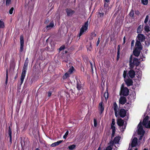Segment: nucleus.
Wrapping results in <instances>:
<instances>
[{
    "label": "nucleus",
    "mask_w": 150,
    "mask_h": 150,
    "mask_svg": "<svg viewBox=\"0 0 150 150\" xmlns=\"http://www.w3.org/2000/svg\"><path fill=\"white\" fill-rule=\"evenodd\" d=\"M129 66L131 68H133L134 66H138L139 64V62L138 59L134 58H133L131 55L130 58Z\"/></svg>",
    "instance_id": "1"
},
{
    "label": "nucleus",
    "mask_w": 150,
    "mask_h": 150,
    "mask_svg": "<svg viewBox=\"0 0 150 150\" xmlns=\"http://www.w3.org/2000/svg\"><path fill=\"white\" fill-rule=\"evenodd\" d=\"M138 133L139 134L141 135V136L139 138V141H140L142 138V137L145 133V131L143 130L141 124L140 122L138 125Z\"/></svg>",
    "instance_id": "2"
},
{
    "label": "nucleus",
    "mask_w": 150,
    "mask_h": 150,
    "mask_svg": "<svg viewBox=\"0 0 150 150\" xmlns=\"http://www.w3.org/2000/svg\"><path fill=\"white\" fill-rule=\"evenodd\" d=\"M88 21H87L85 23L84 25H83L80 29L79 37H80L83 33L84 32L86 31L88 29Z\"/></svg>",
    "instance_id": "3"
},
{
    "label": "nucleus",
    "mask_w": 150,
    "mask_h": 150,
    "mask_svg": "<svg viewBox=\"0 0 150 150\" xmlns=\"http://www.w3.org/2000/svg\"><path fill=\"white\" fill-rule=\"evenodd\" d=\"M143 125L146 128H150V120H149V117L146 116L143 121Z\"/></svg>",
    "instance_id": "4"
},
{
    "label": "nucleus",
    "mask_w": 150,
    "mask_h": 150,
    "mask_svg": "<svg viewBox=\"0 0 150 150\" xmlns=\"http://www.w3.org/2000/svg\"><path fill=\"white\" fill-rule=\"evenodd\" d=\"M27 70V69L25 68H23L22 72L20 78V82L21 85L23 83L24 79L25 76V74Z\"/></svg>",
    "instance_id": "5"
},
{
    "label": "nucleus",
    "mask_w": 150,
    "mask_h": 150,
    "mask_svg": "<svg viewBox=\"0 0 150 150\" xmlns=\"http://www.w3.org/2000/svg\"><path fill=\"white\" fill-rule=\"evenodd\" d=\"M120 139V137L119 136L116 137L114 139L113 141H111L110 143V145L112 146L114 144H117V146H119V142Z\"/></svg>",
    "instance_id": "6"
},
{
    "label": "nucleus",
    "mask_w": 150,
    "mask_h": 150,
    "mask_svg": "<svg viewBox=\"0 0 150 150\" xmlns=\"http://www.w3.org/2000/svg\"><path fill=\"white\" fill-rule=\"evenodd\" d=\"M20 51L22 52L23 51V46L24 41L23 40V37L22 36H21L20 38Z\"/></svg>",
    "instance_id": "7"
},
{
    "label": "nucleus",
    "mask_w": 150,
    "mask_h": 150,
    "mask_svg": "<svg viewBox=\"0 0 150 150\" xmlns=\"http://www.w3.org/2000/svg\"><path fill=\"white\" fill-rule=\"evenodd\" d=\"M134 49L138 50H142L141 43L140 41H136L135 43Z\"/></svg>",
    "instance_id": "8"
},
{
    "label": "nucleus",
    "mask_w": 150,
    "mask_h": 150,
    "mask_svg": "<svg viewBox=\"0 0 150 150\" xmlns=\"http://www.w3.org/2000/svg\"><path fill=\"white\" fill-rule=\"evenodd\" d=\"M129 90L128 88L123 86L121 87L120 94H129Z\"/></svg>",
    "instance_id": "9"
},
{
    "label": "nucleus",
    "mask_w": 150,
    "mask_h": 150,
    "mask_svg": "<svg viewBox=\"0 0 150 150\" xmlns=\"http://www.w3.org/2000/svg\"><path fill=\"white\" fill-rule=\"evenodd\" d=\"M117 123L119 126H122L123 129H125L126 127L125 126H123L124 121L122 119H120L118 120L117 121Z\"/></svg>",
    "instance_id": "10"
},
{
    "label": "nucleus",
    "mask_w": 150,
    "mask_h": 150,
    "mask_svg": "<svg viewBox=\"0 0 150 150\" xmlns=\"http://www.w3.org/2000/svg\"><path fill=\"white\" fill-rule=\"evenodd\" d=\"M126 112L124 109H121L120 111L119 114L121 117H123L126 115Z\"/></svg>",
    "instance_id": "11"
},
{
    "label": "nucleus",
    "mask_w": 150,
    "mask_h": 150,
    "mask_svg": "<svg viewBox=\"0 0 150 150\" xmlns=\"http://www.w3.org/2000/svg\"><path fill=\"white\" fill-rule=\"evenodd\" d=\"M137 38L138 39L137 41L142 42L145 39V37L144 35L142 34H139L137 36Z\"/></svg>",
    "instance_id": "12"
},
{
    "label": "nucleus",
    "mask_w": 150,
    "mask_h": 150,
    "mask_svg": "<svg viewBox=\"0 0 150 150\" xmlns=\"http://www.w3.org/2000/svg\"><path fill=\"white\" fill-rule=\"evenodd\" d=\"M138 141V139L136 137H134L132 140L131 143L132 147L136 146L137 145Z\"/></svg>",
    "instance_id": "13"
},
{
    "label": "nucleus",
    "mask_w": 150,
    "mask_h": 150,
    "mask_svg": "<svg viewBox=\"0 0 150 150\" xmlns=\"http://www.w3.org/2000/svg\"><path fill=\"white\" fill-rule=\"evenodd\" d=\"M66 12L67 15L69 16H72L74 13V11L73 10L70 9H66Z\"/></svg>",
    "instance_id": "14"
},
{
    "label": "nucleus",
    "mask_w": 150,
    "mask_h": 150,
    "mask_svg": "<svg viewBox=\"0 0 150 150\" xmlns=\"http://www.w3.org/2000/svg\"><path fill=\"white\" fill-rule=\"evenodd\" d=\"M125 81L127 85L128 86H129L132 85L133 82L132 80L130 79H125Z\"/></svg>",
    "instance_id": "15"
},
{
    "label": "nucleus",
    "mask_w": 150,
    "mask_h": 150,
    "mask_svg": "<svg viewBox=\"0 0 150 150\" xmlns=\"http://www.w3.org/2000/svg\"><path fill=\"white\" fill-rule=\"evenodd\" d=\"M126 101V98L124 96H121L119 100L120 103L122 104H124Z\"/></svg>",
    "instance_id": "16"
},
{
    "label": "nucleus",
    "mask_w": 150,
    "mask_h": 150,
    "mask_svg": "<svg viewBox=\"0 0 150 150\" xmlns=\"http://www.w3.org/2000/svg\"><path fill=\"white\" fill-rule=\"evenodd\" d=\"M128 74L130 77L132 78L135 75V72L134 70H131L129 71Z\"/></svg>",
    "instance_id": "17"
},
{
    "label": "nucleus",
    "mask_w": 150,
    "mask_h": 150,
    "mask_svg": "<svg viewBox=\"0 0 150 150\" xmlns=\"http://www.w3.org/2000/svg\"><path fill=\"white\" fill-rule=\"evenodd\" d=\"M62 140H59L56 142L53 143L51 145V146L52 147H54L57 146L61 143L62 142Z\"/></svg>",
    "instance_id": "18"
},
{
    "label": "nucleus",
    "mask_w": 150,
    "mask_h": 150,
    "mask_svg": "<svg viewBox=\"0 0 150 150\" xmlns=\"http://www.w3.org/2000/svg\"><path fill=\"white\" fill-rule=\"evenodd\" d=\"M12 131L11 130V127L9 126L8 127V134L10 137V141L11 142L12 141Z\"/></svg>",
    "instance_id": "19"
},
{
    "label": "nucleus",
    "mask_w": 150,
    "mask_h": 150,
    "mask_svg": "<svg viewBox=\"0 0 150 150\" xmlns=\"http://www.w3.org/2000/svg\"><path fill=\"white\" fill-rule=\"evenodd\" d=\"M99 109L101 113H102L104 110V107L103 105L102 102H101L99 104Z\"/></svg>",
    "instance_id": "20"
},
{
    "label": "nucleus",
    "mask_w": 150,
    "mask_h": 150,
    "mask_svg": "<svg viewBox=\"0 0 150 150\" xmlns=\"http://www.w3.org/2000/svg\"><path fill=\"white\" fill-rule=\"evenodd\" d=\"M76 88L79 91L81 90L82 89V86L81 85V83L80 81L78 82L77 81Z\"/></svg>",
    "instance_id": "21"
},
{
    "label": "nucleus",
    "mask_w": 150,
    "mask_h": 150,
    "mask_svg": "<svg viewBox=\"0 0 150 150\" xmlns=\"http://www.w3.org/2000/svg\"><path fill=\"white\" fill-rule=\"evenodd\" d=\"M139 51L138 50L134 49L133 51L134 55L136 57L138 56L140 54Z\"/></svg>",
    "instance_id": "22"
},
{
    "label": "nucleus",
    "mask_w": 150,
    "mask_h": 150,
    "mask_svg": "<svg viewBox=\"0 0 150 150\" xmlns=\"http://www.w3.org/2000/svg\"><path fill=\"white\" fill-rule=\"evenodd\" d=\"M54 26V24L53 22H51L50 24L47 25L46 27L47 29V30L50 29L51 28H53Z\"/></svg>",
    "instance_id": "23"
},
{
    "label": "nucleus",
    "mask_w": 150,
    "mask_h": 150,
    "mask_svg": "<svg viewBox=\"0 0 150 150\" xmlns=\"http://www.w3.org/2000/svg\"><path fill=\"white\" fill-rule=\"evenodd\" d=\"M102 99L106 101L108 97V94H102L101 96Z\"/></svg>",
    "instance_id": "24"
},
{
    "label": "nucleus",
    "mask_w": 150,
    "mask_h": 150,
    "mask_svg": "<svg viewBox=\"0 0 150 150\" xmlns=\"http://www.w3.org/2000/svg\"><path fill=\"white\" fill-rule=\"evenodd\" d=\"M143 29V25H140L138 27L137 30V33H140Z\"/></svg>",
    "instance_id": "25"
},
{
    "label": "nucleus",
    "mask_w": 150,
    "mask_h": 150,
    "mask_svg": "<svg viewBox=\"0 0 150 150\" xmlns=\"http://www.w3.org/2000/svg\"><path fill=\"white\" fill-rule=\"evenodd\" d=\"M76 146L75 144H73L70 145L68 147V148L70 150H73L75 148Z\"/></svg>",
    "instance_id": "26"
},
{
    "label": "nucleus",
    "mask_w": 150,
    "mask_h": 150,
    "mask_svg": "<svg viewBox=\"0 0 150 150\" xmlns=\"http://www.w3.org/2000/svg\"><path fill=\"white\" fill-rule=\"evenodd\" d=\"M114 105V110L115 112L117 111L118 110V106L116 103H114L113 104Z\"/></svg>",
    "instance_id": "27"
},
{
    "label": "nucleus",
    "mask_w": 150,
    "mask_h": 150,
    "mask_svg": "<svg viewBox=\"0 0 150 150\" xmlns=\"http://www.w3.org/2000/svg\"><path fill=\"white\" fill-rule=\"evenodd\" d=\"M140 58L139 59V60L141 61L144 60L145 59V55H143V54H141L140 55Z\"/></svg>",
    "instance_id": "28"
},
{
    "label": "nucleus",
    "mask_w": 150,
    "mask_h": 150,
    "mask_svg": "<svg viewBox=\"0 0 150 150\" xmlns=\"http://www.w3.org/2000/svg\"><path fill=\"white\" fill-rule=\"evenodd\" d=\"M144 29L146 32H147V33L149 32L150 33V30L149 29V28L148 26H146L144 27Z\"/></svg>",
    "instance_id": "29"
},
{
    "label": "nucleus",
    "mask_w": 150,
    "mask_h": 150,
    "mask_svg": "<svg viewBox=\"0 0 150 150\" xmlns=\"http://www.w3.org/2000/svg\"><path fill=\"white\" fill-rule=\"evenodd\" d=\"M115 124V120L114 119L112 120L111 125V128L112 129L113 127H114V128H115V127L114 125Z\"/></svg>",
    "instance_id": "30"
},
{
    "label": "nucleus",
    "mask_w": 150,
    "mask_h": 150,
    "mask_svg": "<svg viewBox=\"0 0 150 150\" xmlns=\"http://www.w3.org/2000/svg\"><path fill=\"white\" fill-rule=\"evenodd\" d=\"M74 69V68L73 67H72L69 69L68 72L69 73V74H71L73 72Z\"/></svg>",
    "instance_id": "31"
},
{
    "label": "nucleus",
    "mask_w": 150,
    "mask_h": 150,
    "mask_svg": "<svg viewBox=\"0 0 150 150\" xmlns=\"http://www.w3.org/2000/svg\"><path fill=\"white\" fill-rule=\"evenodd\" d=\"M70 74H69V73L67 72L66 73L64 76H63V79H65L69 77V75Z\"/></svg>",
    "instance_id": "32"
},
{
    "label": "nucleus",
    "mask_w": 150,
    "mask_h": 150,
    "mask_svg": "<svg viewBox=\"0 0 150 150\" xmlns=\"http://www.w3.org/2000/svg\"><path fill=\"white\" fill-rule=\"evenodd\" d=\"M28 58H27L24 64L23 68H27V67L28 66Z\"/></svg>",
    "instance_id": "33"
},
{
    "label": "nucleus",
    "mask_w": 150,
    "mask_h": 150,
    "mask_svg": "<svg viewBox=\"0 0 150 150\" xmlns=\"http://www.w3.org/2000/svg\"><path fill=\"white\" fill-rule=\"evenodd\" d=\"M4 23L0 20V28H4Z\"/></svg>",
    "instance_id": "34"
},
{
    "label": "nucleus",
    "mask_w": 150,
    "mask_h": 150,
    "mask_svg": "<svg viewBox=\"0 0 150 150\" xmlns=\"http://www.w3.org/2000/svg\"><path fill=\"white\" fill-rule=\"evenodd\" d=\"M142 3L144 5H146L148 3V0H141Z\"/></svg>",
    "instance_id": "35"
},
{
    "label": "nucleus",
    "mask_w": 150,
    "mask_h": 150,
    "mask_svg": "<svg viewBox=\"0 0 150 150\" xmlns=\"http://www.w3.org/2000/svg\"><path fill=\"white\" fill-rule=\"evenodd\" d=\"M112 129V137H114L115 133V128H114V127H113Z\"/></svg>",
    "instance_id": "36"
},
{
    "label": "nucleus",
    "mask_w": 150,
    "mask_h": 150,
    "mask_svg": "<svg viewBox=\"0 0 150 150\" xmlns=\"http://www.w3.org/2000/svg\"><path fill=\"white\" fill-rule=\"evenodd\" d=\"M68 134H69V132L68 131H67L65 133L64 135V136L63 137V138L64 139H65L67 138V135Z\"/></svg>",
    "instance_id": "37"
},
{
    "label": "nucleus",
    "mask_w": 150,
    "mask_h": 150,
    "mask_svg": "<svg viewBox=\"0 0 150 150\" xmlns=\"http://www.w3.org/2000/svg\"><path fill=\"white\" fill-rule=\"evenodd\" d=\"M94 125L95 127H96L97 126V120L95 118L94 119Z\"/></svg>",
    "instance_id": "38"
},
{
    "label": "nucleus",
    "mask_w": 150,
    "mask_h": 150,
    "mask_svg": "<svg viewBox=\"0 0 150 150\" xmlns=\"http://www.w3.org/2000/svg\"><path fill=\"white\" fill-rule=\"evenodd\" d=\"M11 3V0H6V4L7 5H8Z\"/></svg>",
    "instance_id": "39"
},
{
    "label": "nucleus",
    "mask_w": 150,
    "mask_h": 150,
    "mask_svg": "<svg viewBox=\"0 0 150 150\" xmlns=\"http://www.w3.org/2000/svg\"><path fill=\"white\" fill-rule=\"evenodd\" d=\"M134 40H132L131 43V48H134Z\"/></svg>",
    "instance_id": "40"
},
{
    "label": "nucleus",
    "mask_w": 150,
    "mask_h": 150,
    "mask_svg": "<svg viewBox=\"0 0 150 150\" xmlns=\"http://www.w3.org/2000/svg\"><path fill=\"white\" fill-rule=\"evenodd\" d=\"M137 73L138 74V76H139L140 77L142 76V71L139 70L137 71Z\"/></svg>",
    "instance_id": "41"
},
{
    "label": "nucleus",
    "mask_w": 150,
    "mask_h": 150,
    "mask_svg": "<svg viewBox=\"0 0 150 150\" xmlns=\"http://www.w3.org/2000/svg\"><path fill=\"white\" fill-rule=\"evenodd\" d=\"M130 16L131 17H133L134 16V13L133 11H131L129 13Z\"/></svg>",
    "instance_id": "42"
},
{
    "label": "nucleus",
    "mask_w": 150,
    "mask_h": 150,
    "mask_svg": "<svg viewBox=\"0 0 150 150\" xmlns=\"http://www.w3.org/2000/svg\"><path fill=\"white\" fill-rule=\"evenodd\" d=\"M111 146H112L110 145V146H108L105 150H112V148Z\"/></svg>",
    "instance_id": "43"
},
{
    "label": "nucleus",
    "mask_w": 150,
    "mask_h": 150,
    "mask_svg": "<svg viewBox=\"0 0 150 150\" xmlns=\"http://www.w3.org/2000/svg\"><path fill=\"white\" fill-rule=\"evenodd\" d=\"M14 8L13 7H12L9 11V13L10 14H12Z\"/></svg>",
    "instance_id": "44"
},
{
    "label": "nucleus",
    "mask_w": 150,
    "mask_h": 150,
    "mask_svg": "<svg viewBox=\"0 0 150 150\" xmlns=\"http://www.w3.org/2000/svg\"><path fill=\"white\" fill-rule=\"evenodd\" d=\"M127 74V71H124L123 74V76L124 78H125Z\"/></svg>",
    "instance_id": "45"
},
{
    "label": "nucleus",
    "mask_w": 150,
    "mask_h": 150,
    "mask_svg": "<svg viewBox=\"0 0 150 150\" xmlns=\"http://www.w3.org/2000/svg\"><path fill=\"white\" fill-rule=\"evenodd\" d=\"M148 16H147L146 17V18L145 19V21H144V23H146L148 21Z\"/></svg>",
    "instance_id": "46"
},
{
    "label": "nucleus",
    "mask_w": 150,
    "mask_h": 150,
    "mask_svg": "<svg viewBox=\"0 0 150 150\" xmlns=\"http://www.w3.org/2000/svg\"><path fill=\"white\" fill-rule=\"evenodd\" d=\"M64 46H61L59 48V51H61L62 50H63V49H64Z\"/></svg>",
    "instance_id": "47"
},
{
    "label": "nucleus",
    "mask_w": 150,
    "mask_h": 150,
    "mask_svg": "<svg viewBox=\"0 0 150 150\" xmlns=\"http://www.w3.org/2000/svg\"><path fill=\"white\" fill-rule=\"evenodd\" d=\"M117 55H120V48L119 47L117 49Z\"/></svg>",
    "instance_id": "48"
},
{
    "label": "nucleus",
    "mask_w": 150,
    "mask_h": 150,
    "mask_svg": "<svg viewBox=\"0 0 150 150\" xmlns=\"http://www.w3.org/2000/svg\"><path fill=\"white\" fill-rule=\"evenodd\" d=\"M6 77L7 78H8V70H6Z\"/></svg>",
    "instance_id": "49"
},
{
    "label": "nucleus",
    "mask_w": 150,
    "mask_h": 150,
    "mask_svg": "<svg viewBox=\"0 0 150 150\" xmlns=\"http://www.w3.org/2000/svg\"><path fill=\"white\" fill-rule=\"evenodd\" d=\"M148 33V34H147V36L149 38V40H150V33L149 32Z\"/></svg>",
    "instance_id": "50"
},
{
    "label": "nucleus",
    "mask_w": 150,
    "mask_h": 150,
    "mask_svg": "<svg viewBox=\"0 0 150 150\" xmlns=\"http://www.w3.org/2000/svg\"><path fill=\"white\" fill-rule=\"evenodd\" d=\"M100 42V38H99L98 39V41L97 42V46H98V44H99V43Z\"/></svg>",
    "instance_id": "51"
},
{
    "label": "nucleus",
    "mask_w": 150,
    "mask_h": 150,
    "mask_svg": "<svg viewBox=\"0 0 150 150\" xmlns=\"http://www.w3.org/2000/svg\"><path fill=\"white\" fill-rule=\"evenodd\" d=\"M115 116L116 117H117L118 116V115L117 113V112L115 111Z\"/></svg>",
    "instance_id": "52"
},
{
    "label": "nucleus",
    "mask_w": 150,
    "mask_h": 150,
    "mask_svg": "<svg viewBox=\"0 0 150 150\" xmlns=\"http://www.w3.org/2000/svg\"><path fill=\"white\" fill-rule=\"evenodd\" d=\"M125 40H126V38H125V37H124V38H123V44H124L125 43Z\"/></svg>",
    "instance_id": "53"
},
{
    "label": "nucleus",
    "mask_w": 150,
    "mask_h": 150,
    "mask_svg": "<svg viewBox=\"0 0 150 150\" xmlns=\"http://www.w3.org/2000/svg\"><path fill=\"white\" fill-rule=\"evenodd\" d=\"M120 58V55H117V59L118 60Z\"/></svg>",
    "instance_id": "54"
},
{
    "label": "nucleus",
    "mask_w": 150,
    "mask_h": 150,
    "mask_svg": "<svg viewBox=\"0 0 150 150\" xmlns=\"http://www.w3.org/2000/svg\"><path fill=\"white\" fill-rule=\"evenodd\" d=\"M8 79V78H7V77H6V84H7V83Z\"/></svg>",
    "instance_id": "55"
},
{
    "label": "nucleus",
    "mask_w": 150,
    "mask_h": 150,
    "mask_svg": "<svg viewBox=\"0 0 150 150\" xmlns=\"http://www.w3.org/2000/svg\"><path fill=\"white\" fill-rule=\"evenodd\" d=\"M90 64H91V68L92 69V70L93 71V67H92V64L91 63H90Z\"/></svg>",
    "instance_id": "56"
},
{
    "label": "nucleus",
    "mask_w": 150,
    "mask_h": 150,
    "mask_svg": "<svg viewBox=\"0 0 150 150\" xmlns=\"http://www.w3.org/2000/svg\"><path fill=\"white\" fill-rule=\"evenodd\" d=\"M105 1L107 2H108L109 1V0H105Z\"/></svg>",
    "instance_id": "57"
},
{
    "label": "nucleus",
    "mask_w": 150,
    "mask_h": 150,
    "mask_svg": "<svg viewBox=\"0 0 150 150\" xmlns=\"http://www.w3.org/2000/svg\"><path fill=\"white\" fill-rule=\"evenodd\" d=\"M51 94H48V97H50L51 96Z\"/></svg>",
    "instance_id": "58"
},
{
    "label": "nucleus",
    "mask_w": 150,
    "mask_h": 150,
    "mask_svg": "<svg viewBox=\"0 0 150 150\" xmlns=\"http://www.w3.org/2000/svg\"><path fill=\"white\" fill-rule=\"evenodd\" d=\"M128 95V94H125L124 96H127V95Z\"/></svg>",
    "instance_id": "59"
},
{
    "label": "nucleus",
    "mask_w": 150,
    "mask_h": 150,
    "mask_svg": "<svg viewBox=\"0 0 150 150\" xmlns=\"http://www.w3.org/2000/svg\"><path fill=\"white\" fill-rule=\"evenodd\" d=\"M90 48H91V47H90L89 48H88V49L89 50H90Z\"/></svg>",
    "instance_id": "60"
},
{
    "label": "nucleus",
    "mask_w": 150,
    "mask_h": 150,
    "mask_svg": "<svg viewBox=\"0 0 150 150\" xmlns=\"http://www.w3.org/2000/svg\"><path fill=\"white\" fill-rule=\"evenodd\" d=\"M144 150H148L146 149H144Z\"/></svg>",
    "instance_id": "61"
},
{
    "label": "nucleus",
    "mask_w": 150,
    "mask_h": 150,
    "mask_svg": "<svg viewBox=\"0 0 150 150\" xmlns=\"http://www.w3.org/2000/svg\"><path fill=\"white\" fill-rule=\"evenodd\" d=\"M100 147H99V148H98V150H100Z\"/></svg>",
    "instance_id": "62"
},
{
    "label": "nucleus",
    "mask_w": 150,
    "mask_h": 150,
    "mask_svg": "<svg viewBox=\"0 0 150 150\" xmlns=\"http://www.w3.org/2000/svg\"><path fill=\"white\" fill-rule=\"evenodd\" d=\"M52 93L51 92H50L48 94H51Z\"/></svg>",
    "instance_id": "63"
},
{
    "label": "nucleus",
    "mask_w": 150,
    "mask_h": 150,
    "mask_svg": "<svg viewBox=\"0 0 150 150\" xmlns=\"http://www.w3.org/2000/svg\"><path fill=\"white\" fill-rule=\"evenodd\" d=\"M102 16H103V13H102Z\"/></svg>",
    "instance_id": "64"
}]
</instances>
